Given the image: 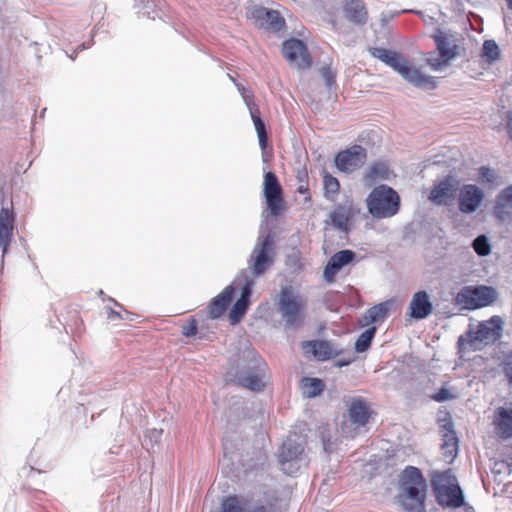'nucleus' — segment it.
<instances>
[{
  "label": "nucleus",
  "mask_w": 512,
  "mask_h": 512,
  "mask_svg": "<svg viewBox=\"0 0 512 512\" xmlns=\"http://www.w3.org/2000/svg\"><path fill=\"white\" fill-rule=\"evenodd\" d=\"M257 133H258L259 144H260L261 148L263 150H265L268 145L267 130H257Z\"/></svg>",
  "instance_id": "nucleus-46"
},
{
  "label": "nucleus",
  "mask_w": 512,
  "mask_h": 512,
  "mask_svg": "<svg viewBox=\"0 0 512 512\" xmlns=\"http://www.w3.org/2000/svg\"><path fill=\"white\" fill-rule=\"evenodd\" d=\"M15 216L13 207H3L0 211V247H2L3 254L11 243L13 237Z\"/></svg>",
  "instance_id": "nucleus-22"
},
{
  "label": "nucleus",
  "mask_w": 512,
  "mask_h": 512,
  "mask_svg": "<svg viewBox=\"0 0 512 512\" xmlns=\"http://www.w3.org/2000/svg\"><path fill=\"white\" fill-rule=\"evenodd\" d=\"M479 177L484 182L493 183L496 179V174L494 170L484 166L479 169Z\"/></svg>",
  "instance_id": "nucleus-43"
},
{
  "label": "nucleus",
  "mask_w": 512,
  "mask_h": 512,
  "mask_svg": "<svg viewBox=\"0 0 512 512\" xmlns=\"http://www.w3.org/2000/svg\"><path fill=\"white\" fill-rule=\"evenodd\" d=\"M370 54L393 68L404 79L413 85L421 88L433 89L436 87V82L433 77L424 75L419 69L411 65L405 58L395 51H390L385 48H370Z\"/></svg>",
  "instance_id": "nucleus-2"
},
{
  "label": "nucleus",
  "mask_w": 512,
  "mask_h": 512,
  "mask_svg": "<svg viewBox=\"0 0 512 512\" xmlns=\"http://www.w3.org/2000/svg\"><path fill=\"white\" fill-rule=\"evenodd\" d=\"M376 331L377 328L372 326L362 332L355 342V350L359 353L365 352L370 347Z\"/></svg>",
  "instance_id": "nucleus-35"
},
{
  "label": "nucleus",
  "mask_w": 512,
  "mask_h": 512,
  "mask_svg": "<svg viewBox=\"0 0 512 512\" xmlns=\"http://www.w3.org/2000/svg\"><path fill=\"white\" fill-rule=\"evenodd\" d=\"M366 157V150L360 145H354L336 155L335 165L342 172L352 173L364 164Z\"/></svg>",
  "instance_id": "nucleus-14"
},
{
  "label": "nucleus",
  "mask_w": 512,
  "mask_h": 512,
  "mask_svg": "<svg viewBox=\"0 0 512 512\" xmlns=\"http://www.w3.org/2000/svg\"><path fill=\"white\" fill-rule=\"evenodd\" d=\"M248 502L242 495H229L222 499L219 512H248Z\"/></svg>",
  "instance_id": "nucleus-33"
},
{
  "label": "nucleus",
  "mask_w": 512,
  "mask_h": 512,
  "mask_svg": "<svg viewBox=\"0 0 512 512\" xmlns=\"http://www.w3.org/2000/svg\"><path fill=\"white\" fill-rule=\"evenodd\" d=\"M455 193V185L450 179H445L434 185L429 199L437 205H447L454 199Z\"/></svg>",
  "instance_id": "nucleus-27"
},
{
  "label": "nucleus",
  "mask_w": 512,
  "mask_h": 512,
  "mask_svg": "<svg viewBox=\"0 0 512 512\" xmlns=\"http://www.w3.org/2000/svg\"><path fill=\"white\" fill-rule=\"evenodd\" d=\"M267 364L254 350H247L244 359L241 360L232 375L235 376L237 385L251 391H261L265 387L264 377Z\"/></svg>",
  "instance_id": "nucleus-3"
},
{
  "label": "nucleus",
  "mask_w": 512,
  "mask_h": 512,
  "mask_svg": "<svg viewBox=\"0 0 512 512\" xmlns=\"http://www.w3.org/2000/svg\"><path fill=\"white\" fill-rule=\"evenodd\" d=\"M507 5L510 9H512V0H506Z\"/></svg>",
  "instance_id": "nucleus-52"
},
{
  "label": "nucleus",
  "mask_w": 512,
  "mask_h": 512,
  "mask_svg": "<svg viewBox=\"0 0 512 512\" xmlns=\"http://www.w3.org/2000/svg\"><path fill=\"white\" fill-rule=\"evenodd\" d=\"M358 213L359 209L355 206L353 199L347 198L330 213V223L339 230L348 231L350 222Z\"/></svg>",
  "instance_id": "nucleus-17"
},
{
  "label": "nucleus",
  "mask_w": 512,
  "mask_h": 512,
  "mask_svg": "<svg viewBox=\"0 0 512 512\" xmlns=\"http://www.w3.org/2000/svg\"><path fill=\"white\" fill-rule=\"evenodd\" d=\"M228 77H229V79H230V80H231L235 85H236V83H238V82L236 81V79H235L233 76H231L230 74H228Z\"/></svg>",
  "instance_id": "nucleus-51"
},
{
  "label": "nucleus",
  "mask_w": 512,
  "mask_h": 512,
  "mask_svg": "<svg viewBox=\"0 0 512 512\" xmlns=\"http://www.w3.org/2000/svg\"><path fill=\"white\" fill-rule=\"evenodd\" d=\"M321 75L324 78L327 86H332L335 83V74L330 67H323L321 69Z\"/></svg>",
  "instance_id": "nucleus-45"
},
{
  "label": "nucleus",
  "mask_w": 512,
  "mask_h": 512,
  "mask_svg": "<svg viewBox=\"0 0 512 512\" xmlns=\"http://www.w3.org/2000/svg\"><path fill=\"white\" fill-rule=\"evenodd\" d=\"M493 213L501 222L512 220V185L506 187L498 195Z\"/></svg>",
  "instance_id": "nucleus-26"
},
{
  "label": "nucleus",
  "mask_w": 512,
  "mask_h": 512,
  "mask_svg": "<svg viewBox=\"0 0 512 512\" xmlns=\"http://www.w3.org/2000/svg\"><path fill=\"white\" fill-rule=\"evenodd\" d=\"M431 486L440 506L459 508L464 504L463 492L451 469L434 472L431 476Z\"/></svg>",
  "instance_id": "nucleus-4"
},
{
  "label": "nucleus",
  "mask_w": 512,
  "mask_h": 512,
  "mask_svg": "<svg viewBox=\"0 0 512 512\" xmlns=\"http://www.w3.org/2000/svg\"><path fill=\"white\" fill-rule=\"evenodd\" d=\"M356 257L352 250H341L329 259L323 271V278L329 284L335 282L336 275L346 265L350 264Z\"/></svg>",
  "instance_id": "nucleus-19"
},
{
  "label": "nucleus",
  "mask_w": 512,
  "mask_h": 512,
  "mask_svg": "<svg viewBox=\"0 0 512 512\" xmlns=\"http://www.w3.org/2000/svg\"><path fill=\"white\" fill-rule=\"evenodd\" d=\"M279 501L275 493L266 492L254 502L248 512H280Z\"/></svg>",
  "instance_id": "nucleus-32"
},
{
  "label": "nucleus",
  "mask_w": 512,
  "mask_h": 512,
  "mask_svg": "<svg viewBox=\"0 0 512 512\" xmlns=\"http://www.w3.org/2000/svg\"><path fill=\"white\" fill-rule=\"evenodd\" d=\"M248 109L250 111L251 118L253 120L255 128H265V124L261 119L260 111L257 108L256 104L249 106Z\"/></svg>",
  "instance_id": "nucleus-42"
},
{
  "label": "nucleus",
  "mask_w": 512,
  "mask_h": 512,
  "mask_svg": "<svg viewBox=\"0 0 512 512\" xmlns=\"http://www.w3.org/2000/svg\"><path fill=\"white\" fill-rule=\"evenodd\" d=\"M502 320L499 316H493L487 321L481 322L475 331H470L467 337H460L458 344L463 351L480 350L482 346L496 341L501 336Z\"/></svg>",
  "instance_id": "nucleus-6"
},
{
  "label": "nucleus",
  "mask_w": 512,
  "mask_h": 512,
  "mask_svg": "<svg viewBox=\"0 0 512 512\" xmlns=\"http://www.w3.org/2000/svg\"><path fill=\"white\" fill-rule=\"evenodd\" d=\"M107 318H108L109 320H121V319H123V318H122L121 313H120V312L115 311V310H114V309H112V308H109V310H108V314H107Z\"/></svg>",
  "instance_id": "nucleus-48"
},
{
  "label": "nucleus",
  "mask_w": 512,
  "mask_h": 512,
  "mask_svg": "<svg viewBox=\"0 0 512 512\" xmlns=\"http://www.w3.org/2000/svg\"><path fill=\"white\" fill-rule=\"evenodd\" d=\"M473 249L479 256H487L491 252V246L485 235H480L473 241Z\"/></svg>",
  "instance_id": "nucleus-37"
},
{
  "label": "nucleus",
  "mask_w": 512,
  "mask_h": 512,
  "mask_svg": "<svg viewBox=\"0 0 512 512\" xmlns=\"http://www.w3.org/2000/svg\"><path fill=\"white\" fill-rule=\"evenodd\" d=\"M431 398L436 402H444L454 398L449 389L442 387L437 393L433 394Z\"/></svg>",
  "instance_id": "nucleus-44"
},
{
  "label": "nucleus",
  "mask_w": 512,
  "mask_h": 512,
  "mask_svg": "<svg viewBox=\"0 0 512 512\" xmlns=\"http://www.w3.org/2000/svg\"><path fill=\"white\" fill-rule=\"evenodd\" d=\"M502 370L508 379V383L512 385V351L505 356L502 362Z\"/></svg>",
  "instance_id": "nucleus-41"
},
{
  "label": "nucleus",
  "mask_w": 512,
  "mask_h": 512,
  "mask_svg": "<svg viewBox=\"0 0 512 512\" xmlns=\"http://www.w3.org/2000/svg\"><path fill=\"white\" fill-rule=\"evenodd\" d=\"M323 185L326 194L336 195L340 190V183L338 179L329 173H325L323 176Z\"/></svg>",
  "instance_id": "nucleus-38"
},
{
  "label": "nucleus",
  "mask_w": 512,
  "mask_h": 512,
  "mask_svg": "<svg viewBox=\"0 0 512 512\" xmlns=\"http://www.w3.org/2000/svg\"><path fill=\"white\" fill-rule=\"evenodd\" d=\"M427 482L421 470L407 466L399 475L398 502L405 512H425Z\"/></svg>",
  "instance_id": "nucleus-1"
},
{
  "label": "nucleus",
  "mask_w": 512,
  "mask_h": 512,
  "mask_svg": "<svg viewBox=\"0 0 512 512\" xmlns=\"http://www.w3.org/2000/svg\"><path fill=\"white\" fill-rule=\"evenodd\" d=\"M304 453V446L301 443H296L294 440L288 438L285 440L280 447L279 451V462L282 465V469L286 473H293L299 469L297 461Z\"/></svg>",
  "instance_id": "nucleus-16"
},
{
  "label": "nucleus",
  "mask_w": 512,
  "mask_h": 512,
  "mask_svg": "<svg viewBox=\"0 0 512 512\" xmlns=\"http://www.w3.org/2000/svg\"><path fill=\"white\" fill-rule=\"evenodd\" d=\"M149 435L151 437H155L156 439H159L161 436V431H157L154 429V430L149 431Z\"/></svg>",
  "instance_id": "nucleus-49"
},
{
  "label": "nucleus",
  "mask_w": 512,
  "mask_h": 512,
  "mask_svg": "<svg viewBox=\"0 0 512 512\" xmlns=\"http://www.w3.org/2000/svg\"><path fill=\"white\" fill-rule=\"evenodd\" d=\"M484 199L483 191L476 185L466 184L459 192L458 205L462 213L475 212Z\"/></svg>",
  "instance_id": "nucleus-18"
},
{
  "label": "nucleus",
  "mask_w": 512,
  "mask_h": 512,
  "mask_svg": "<svg viewBox=\"0 0 512 512\" xmlns=\"http://www.w3.org/2000/svg\"><path fill=\"white\" fill-rule=\"evenodd\" d=\"M263 193L270 214L272 216L280 215L285 208V200L283 198L282 186L276 174L272 171L264 174Z\"/></svg>",
  "instance_id": "nucleus-9"
},
{
  "label": "nucleus",
  "mask_w": 512,
  "mask_h": 512,
  "mask_svg": "<svg viewBox=\"0 0 512 512\" xmlns=\"http://www.w3.org/2000/svg\"><path fill=\"white\" fill-rule=\"evenodd\" d=\"M388 314L389 304L387 302H383L368 309L365 315L360 319L359 323L361 326H368L372 323H382L388 317Z\"/></svg>",
  "instance_id": "nucleus-31"
},
{
  "label": "nucleus",
  "mask_w": 512,
  "mask_h": 512,
  "mask_svg": "<svg viewBox=\"0 0 512 512\" xmlns=\"http://www.w3.org/2000/svg\"><path fill=\"white\" fill-rule=\"evenodd\" d=\"M368 212L376 219L395 216L401 206V199L392 187L381 184L374 187L366 198Z\"/></svg>",
  "instance_id": "nucleus-5"
},
{
  "label": "nucleus",
  "mask_w": 512,
  "mask_h": 512,
  "mask_svg": "<svg viewBox=\"0 0 512 512\" xmlns=\"http://www.w3.org/2000/svg\"><path fill=\"white\" fill-rule=\"evenodd\" d=\"M302 349L305 355L313 356L320 361L334 358L342 353L332 343L323 340L303 342Z\"/></svg>",
  "instance_id": "nucleus-20"
},
{
  "label": "nucleus",
  "mask_w": 512,
  "mask_h": 512,
  "mask_svg": "<svg viewBox=\"0 0 512 512\" xmlns=\"http://www.w3.org/2000/svg\"><path fill=\"white\" fill-rule=\"evenodd\" d=\"M352 361H353V358H351V357H350V358H348V359H346V360L340 361V362L338 363V365H339V366H345V365L350 364Z\"/></svg>",
  "instance_id": "nucleus-50"
},
{
  "label": "nucleus",
  "mask_w": 512,
  "mask_h": 512,
  "mask_svg": "<svg viewBox=\"0 0 512 512\" xmlns=\"http://www.w3.org/2000/svg\"><path fill=\"white\" fill-rule=\"evenodd\" d=\"M237 90L241 94L247 107L255 104V96L252 90L247 89L243 84L236 83Z\"/></svg>",
  "instance_id": "nucleus-39"
},
{
  "label": "nucleus",
  "mask_w": 512,
  "mask_h": 512,
  "mask_svg": "<svg viewBox=\"0 0 512 512\" xmlns=\"http://www.w3.org/2000/svg\"><path fill=\"white\" fill-rule=\"evenodd\" d=\"M273 261V240L270 236H266L254 248L250 260V268L255 276H260L272 265Z\"/></svg>",
  "instance_id": "nucleus-11"
},
{
  "label": "nucleus",
  "mask_w": 512,
  "mask_h": 512,
  "mask_svg": "<svg viewBox=\"0 0 512 512\" xmlns=\"http://www.w3.org/2000/svg\"><path fill=\"white\" fill-rule=\"evenodd\" d=\"M498 297L497 291L489 286H465L456 295L457 304L469 310H475L493 304Z\"/></svg>",
  "instance_id": "nucleus-8"
},
{
  "label": "nucleus",
  "mask_w": 512,
  "mask_h": 512,
  "mask_svg": "<svg viewBox=\"0 0 512 512\" xmlns=\"http://www.w3.org/2000/svg\"><path fill=\"white\" fill-rule=\"evenodd\" d=\"M306 300L290 285L283 286L278 295V310L287 325L297 327L304 319Z\"/></svg>",
  "instance_id": "nucleus-7"
},
{
  "label": "nucleus",
  "mask_w": 512,
  "mask_h": 512,
  "mask_svg": "<svg viewBox=\"0 0 512 512\" xmlns=\"http://www.w3.org/2000/svg\"><path fill=\"white\" fill-rule=\"evenodd\" d=\"M344 17L355 25H364L368 20V10L363 0H346L343 3Z\"/></svg>",
  "instance_id": "nucleus-24"
},
{
  "label": "nucleus",
  "mask_w": 512,
  "mask_h": 512,
  "mask_svg": "<svg viewBox=\"0 0 512 512\" xmlns=\"http://www.w3.org/2000/svg\"><path fill=\"white\" fill-rule=\"evenodd\" d=\"M493 425L501 439L512 437V408L498 407L495 411Z\"/></svg>",
  "instance_id": "nucleus-25"
},
{
  "label": "nucleus",
  "mask_w": 512,
  "mask_h": 512,
  "mask_svg": "<svg viewBox=\"0 0 512 512\" xmlns=\"http://www.w3.org/2000/svg\"><path fill=\"white\" fill-rule=\"evenodd\" d=\"M198 332V323L197 320L192 317L189 322L182 326V334L185 337H193Z\"/></svg>",
  "instance_id": "nucleus-40"
},
{
  "label": "nucleus",
  "mask_w": 512,
  "mask_h": 512,
  "mask_svg": "<svg viewBox=\"0 0 512 512\" xmlns=\"http://www.w3.org/2000/svg\"><path fill=\"white\" fill-rule=\"evenodd\" d=\"M499 55L500 50L494 40H486L483 43L482 56L485 57L489 62L497 60Z\"/></svg>",
  "instance_id": "nucleus-36"
},
{
  "label": "nucleus",
  "mask_w": 512,
  "mask_h": 512,
  "mask_svg": "<svg viewBox=\"0 0 512 512\" xmlns=\"http://www.w3.org/2000/svg\"><path fill=\"white\" fill-rule=\"evenodd\" d=\"M282 53L287 61L298 69H307L312 64L307 47L299 39L285 41L282 46Z\"/></svg>",
  "instance_id": "nucleus-13"
},
{
  "label": "nucleus",
  "mask_w": 512,
  "mask_h": 512,
  "mask_svg": "<svg viewBox=\"0 0 512 512\" xmlns=\"http://www.w3.org/2000/svg\"><path fill=\"white\" fill-rule=\"evenodd\" d=\"M303 394L308 398L320 395L324 390V384L319 378L304 377L301 380Z\"/></svg>",
  "instance_id": "nucleus-34"
},
{
  "label": "nucleus",
  "mask_w": 512,
  "mask_h": 512,
  "mask_svg": "<svg viewBox=\"0 0 512 512\" xmlns=\"http://www.w3.org/2000/svg\"><path fill=\"white\" fill-rule=\"evenodd\" d=\"M441 448L443 453L450 458H454L458 452V438L451 423L442 426Z\"/></svg>",
  "instance_id": "nucleus-29"
},
{
  "label": "nucleus",
  "mask_w": 512,
  "mask_h": 512,
  "mask_svg": "<svg viewBox=\"0 0 512 512\" xmlns=\"http://www.w3.org/2000/svg\"><path fill=\"white\" fill-rule=\"evenodd\" d=\"M297 192L299 194H302V195H305V198L307 200H310L311 197H310V193H309V187H308V184H301L298 188H297Z\"/></svg>",
  "instance_id": "nucleus-47"
},
{
  "label": "nucleus",
  "mask_w": 512,
  "mask_h": 512,
  "mask_svg": "<svg viewBox=\"0 0 512 512\" xmlns=\"http://www.w3.org/2000/svg\"><path fill=\"white\" fill-rule=\"evenodd\" d=\"M250 295L251 286L250 284H246L242 289L240 298L236 301L229 312V320L232 325L239 323L245 315L249 306Z\"/></svg>",
  "instance_id": "nucleus-28"
},
{
  "label": "nucleus",
  "mask_w": 512,
  "mask_h": 512,
  "mask_svg": "<svg viewBox=\"0 0 512 512\" xmlns=\"http://www.w3.org/2000/svg\"><path fill=\"white\" fill-rule=\"evenodd\" d=\"M434 40L437 45L439 57L427 58V63L433 70H439L457 56L458 44L457 39L453 35L444 33L435 35Z\"/></svg>",
  "instance_id": "nucleus-10"
},
{
  "label": "nucleus",
  "mask_w": 512,
  "mask_h": 512,
  "mask_svg": "<svg viewBox=\"0 0 512 512\" xmlns=\"http://www.w3.org/2000/svg\"><path fill=\"white\" fill-rule=\"evenodd\" d=\"M433 311V304L430 296L426 291L416 292L409 304L408 315L413 319H424L428 317Z\"/></svg>",
  "instance_id": "nucleus-21"
},
{
  "label": "nucleus",
  "mask_w": 512,
  "mask_h": 512,
  "mask_svg": "<svg viewBox=\"0 0 512 512\" xmlns=\"http://www.w3.org/2000/svg\"><path fill=\"white\" fill-rule=\"evenodd\" d=\"M249 18L254 21L256 27L271 32H280L286 27L285 19L278 11L260 6L249 11Z\"/></svg>",
  "instance_id": "nucleus-12"
},
{
  "label": "nucleus",
  "mask_w": 512,
  "mask_h": 512,
  "mask_svg": "<svg viewBox=\"0 0 512 512\" xmlns=\"http://www.w3.org/2000/svg\"><path fill=\"white\" fill-rule=\"evenodd\" d=\"M235 294V289L232 285L225 287L221 293L214 297L208 307L207 312L211 319L220 318L231 304Z\"/></svg>",
  "instance_id": "nucleus-23"
},
{
  "label": "nucleus",
  "mask_w": 512,
  "mask_h": 512,
  "mask_svg": "<svg viewBox=\"0 0 512 512\" xmlns=\"http://www.w3.org/2000/svg\"><path fill=\"white\" fill-rule=\"evenodd\" d=\"M392 174L387 163L376 161L370 165L364 174V180L369 184L382 180H388Z\"/></svg>",
  "instance_id": "nucleus-30"
},
{
  "label": "nucleus",
  "mask_w": 512,
  "mask_h": 512,
  "mask_svg": "<svg viewBox=\"0 0 512 512\" xmlns=\"http://www.w3.org/2000/svg\"><path fill=\"white\" fill-rule=\"evenodd\" d=\"M347 412L349 421L356 428L365 427L376 415L371 404L363 397L352 398Z\"/></svg>",
  "instance_id": "nucleus-15"
}]
</instances>
